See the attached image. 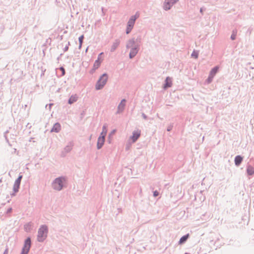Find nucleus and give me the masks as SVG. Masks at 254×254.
<instances>
[{"label":"nucleus","instance_id":"obj_1","mask_svg":"<svg viewBox=\"0 0 254 254\" xmlns=\"http://www.w3.org/2000/svg\"><path fill=\"white\" fill-rule=\"evenodd\" d=\"M140 37L136 39L132 38L127 41L126 47L127 49H130L129 59H133L137 54L140 49Z\"/></svg>","mask_w":254,"mask_h":254},{"label":"nucleus","instance_id":"obj_2","mask_svg":"<svg viewBox=\"0 0 254 254\" xmlns=\"http://www.w3.org/2000/svg\"><path fill=\"white\" fill-rule=\"evenodd\" d=\"M108 79L107 73L103 74L99 78L95 84V89L97 90L102 89L106 85Z\"/></svg>","mask_w":254,"mask_h":254},{"label":"nucleus","instance_id":"obj_3","mask_svg":"<svg viewBox=\"0 0 254 254\" xmlns=\"http://www.w3.org/2000/svg\"><path fill=\"white\" fill-rule=\"evenodd\" d=\"M48 232V227L46 225H42L38 232L37 240L39 242L44 241L47 236Z\"/></svg>","mask_w":254,"mask_h":254},{"label":"nucleus","instance_id":"obj_4","mask_svg":"<svg viewBox=\"0 0 254 254\" xmlns=\"http://www.w3.org/2000/svg\"><path fill=\"white\" fill-rule=\"evenodd\" d=\"M139 14L138 12H136L135 15H132L129 19L127 26L126 28V33L127 34H129L132 30L133 28V26L135 24V22L137 18L139 17Z\"/></svg>","mask_w":254,"mask_h":254},{"label":"nucleus","instance_id":"obj_5","mask_svg":"<svg viewBox=\"0 0 254 254\" xmlns=\"http://www.w3.org/2000/svg\"><path fill=\"white\" fill-rule=\"evenodd\" d=\"M63 186V181L62 178H57L53 183V188L57 190H62Z\"/></svg>","mask_w":254,"mask_h":254},{"label":"nucleus","instance_id":"obj_6","mask_svg":"<svg viewBox=\"0 0 254 254\" xmlns=\"http://www.w3.org/2000/svg\"><path fill=\"white\" fill-rule=\"evenodd\" d=\"M30 247L31 239L30 238H27L25 241L21 254H27L29 251Z\"/></svg>","mask_w":254,"mask_h":254},{"label":"nucleus","instance_id":"obj_7","mask_svg":"<svg viewBox=\"0 0 254 254\" xmlns=\"http://www.w3.org/2000/svg\"><path fill=\"white\" fill-rule=\"evenodd\" d=\"M177 1V0H165L163 3V9L166 11L170 9Z\"/></svg>","mask_w":254,"mask_h":254},{"label":"nucleus","instance_id":"obj_8","mask_svg":"<svg viewBox=\"0 0 254 254\" xmlns=\"http://www.w3.org/2000/svg\"><path fill=\"white\" fill-rule=\"evenodd\" d=\"M126 100L125 99L121 100L118 106L117 111L116 113V114H120L124 111L126 106Z\"/></svg>","mask_w":254,"mask_h":254},{"label":"nucleus","instance_id":"obj_9","mask_svg":"<svg viewBox=\"0 0 254 254\" xmlns=\"http://www.w3.org/2000/svg\"><path fill=\"white\" fill-rule=\"evenodd\" d=\"M22 178V176L20 175L18 177V178L15 181V183H14V184L13 186V190H14V193H16L18 191Z\"/></svg>","mask_w":254,"mask_h":254},{"label":"nucleus","instance_id":"obj_10","mask_svg":"<svg viewBox=\"0 0 254 254\" xmlns=\"http://www.w3.org/2000/svg\"><path fill=\"white\" fill-rule=\"evenodd\" d=\"M140 135V131L136 130L132 132V135L130 137V139L132 140V143H134L138 139Z\"/></svg>","mask_w":254,"mask_h":254},{"label":"nucleus","instance_id":"obj_11","mask_svg":"<svg viewBox=\"0 0 254 254\" xmlns=\"http://www.w3.org/2000/svg\"><path fill=\"white\" fill-rule=\"evenodd\" d=\"M105 140V137L104 136H99L98 138L97 148L98 149H101L103 146Z\"/></svg>","mask_w":254,"mask_h":254},{"label":"nucleus","instance_id":"obj_12","mask_svg":"<svg viewBox=\"0 0 254 254\" xmlns=\"http://www.w3.org/2000/svg\"><path fill=\"white\" fill-rule=\"evenodd\" d=\"M120 42L121 41L119 39H116L111 46L110 51L114 52L120 45Z\"/></svg>","mask_w":254,"mask_h":254},{"label":"nucleus","instance_id":"obj_13","mask_svg":"<svg viewBox=\"0 0 254 254\" xmlns=\"http://www.w3.org/2000/svg\"><path fill=\"white\" fill-rule=\"evenodd\" d=\"M172 85V79L170 77H167L165 79V83L164 85L165 89L171 87Z\"/></svg>","mask_w":254,"mask_h":254},{"label":"nucleus","instance_id":"obj_14","mask_svg":"<svg viewBox=\"0 0 254 254\" xmlns=\"http://www.w3.org/2000/svg\"><path fill=\"white\" fill-rule=\"evenodd\" d=\"M243 157L240 155H237L235 157L234 162L235 164L237 166H239L243 161Z\"/></svg>","mask_w":254,"mask_h":254},{"label":"nucleus","instance_id":"obj_15","mask_svg":"<svg viewBox=\"0 0 254 254\" xmlns=\"http://www.w3.org/2000/svg\"><path fill=\"white\" fill-rule=\"evenodd\" d=\"M219 67L218 66H216L213 67L210 71L209 75L214 78L216 74L218 71Z\"/></svg>","mask_w":254,"mask_h":254},{"label":"nucleus","instance_id":"obj_16","mask_svg":"<svg viewBox=\"0 0 254 254\" xmlns=\"http://www.w3.org/2000/svg\"><path fill=\"white\" fill-rule=\"evenodd\" d=\"M78 97L76 94L72 95L70 96L68 100V103L69 104H72L77 100Z\"/></svg>","mask_w":254,"mask_h":254},{"label":"nucleus","instance_id":"obj_17","mask_svg":"<svg viewBox=\"0 0 254 254\" xmlns=\"http://www.w3.org/2000/svg\"><path fill=\"white\" fill-rule=\"evenodd\" d=\"M247 172L249 175H253L254 174V168L252 166H248L247 168Z\"/></svg>","mask_w":254,"mask_h":254},{"label":"nucleus","instance_id":"obj_18","mask_svg":"<svg viewBox=\"0 0 254 254\" xmlns=\"http://www.w3.org/2000/svg\"><path fill=\"white\" fill-rule=\"evenodd\" d=\"M100 64L101 62L99 61V57H98V59L94 62L92 70H95L96 69H97L100 66Z\"/></svg>","mask_w":254,"mask_h":254},{"label":"nucleus","instance_id":"obj_19","mask_svg":"<svg viewBox=\"0 0 254 254\" xmlns=\"http://www.w3.org/2000/svg\"><path fill=\"white\" fill-rule=\"evenodd\" d=\"M72 146H73L72 142H69V143H68V144H67L66 147H64V152H69L72 149Z\"/></svg>","mask_w":254,"mask_h":254},{"label":"nucleus","instance_id":"obj_20","mask_svg":"<svg viewBox=\"0 0 254 254\" xmlns=\"http://www.w3.org/2000/svg\"><path fill=\"white\" fill-rule=\"evenodd\" d=\"M189 237V235L188 234L186 235L183 236L180 239L179 243L180 244H182L184 243L188 240Z\"/></svg>","mask_w":254,"mask_h":254},{"label":"nucleus","instance_id":"obj_21","mask_svg":"<svg viewBox=\"0 0 254 254\" xmlns=\"http://www.w3.org/2000/svg\"><path fill=\"white\" fill-rule=\"evenodd\" d=\"M107 125L106 124H105L102 127V131L101 132L100 136H104V137H105L107 132Z\"/></svg>","mask_w":254,"mask_h":254},{"label":"nucleus","instance_id":"obj_22","mask_svg":"<svg viewBox=\"0 0 254 254\" xmlns=\"http://www.w3.org/2000/svg\"><path fill=\"white\" fill-rule=\"evenodd\" d=\"M61 129V126L59 124H56L53 128L52 129V131L58 132Z\"/></svg>","mask_w":254,"mask_h":254},{"label":"nucleus","instance_id":"obj_23","mask_svg":"<svg viewBox=\"0 0 254 254\" xmlns=\"http://www.w3.org/2000/svg\"><path fill=\"white\" fill-rule=\"evenodd\" d=\"M237 30H233L232 31V35L231 36V39L232 40H234L236 39L237 36Z\"/></svg>","mask_w":254,"mask_h":254},{"label":"nucleus","instance_id":"obj_24","mask_svg":"<svg viewBox=\"0 0 254 254\" xmlns=\"http://www.w3.org/2000/svg\"><path fill=\"white\" fill-rule=\"evenodd\" d=\"M83 39H84L83 35H82L81 36H80L78 38L79 43V49H80L81 48Z\"/></svg>","mask_w":254,"mask_h":254},{"label":"nucleus","instance_id":"obj_25","mask_svg":"<svg viewBox=\"0 0 254 254\" xmlns=\"http://www.w3.org/2000/svg\"><path fill=\"white\" fill-rule=\"evenodd\" d=\"M32 225L30 224H27L25 225V229L28 231H29L31 228Z\"/></svg>","mask_w":254,"mask_h":254},{"label":"nucleus","instance_id":"obj_26","mask_svg":"<svg viewBox=\"0 0 254 254\" xmlns=\"http://www.w3.org/2000/svg\"><path fill=\"white\" fill-rule=\"evenodd\" d=\"M213 79V78L209 75V76L206 81L207 83H208V84L210 83L212 81Z\"/></svg>","mask_w":254,"mask_h":254},{"label":"nucleus","instance_id":"obj_27","mask_svg":"<svg viewBox=\"0 0 254 254\" xmlns=\"http://www.w3.org/2000/svg\"><path fill=\"white\" fill-rule=\"evenodd\" d=\"M191 56L194 57L195 59L198 58V54L197 53H195V52H193L191 54Z\"/></svg>","mask_w":254,"mask_h":254},{"label":"nucleus","instance_id":"obj_28","mask_svg":"<svg viewBox=\"0 0 254 254\" xmlns=\"http://www.w3.org/2000/svg\"><path fill=\"white\" fill-rule=\"evenodd\" d=\"M158 195H159V192L158 191L155 190V191H153V196L154 197H156Z\"/></svg>","mask_w":254,"mask_h":254},{"label":"nucleus","instance_id":"obj_29","mask_svg":"<svg viewBox=\"0 0 254 254\" xmlns=\"http://www.w3.org/2000/svg\"><path fill=\"white\" fill-rule=\"evenodd\" d=\"M172 127H173V126L172 125L169 126L168 127H167V131H170V130H171L172 129Z\"/></svg>","mask_w":254,"mask_h":254},{"label":"nucleus","instance_id":"obj_30","mask_svg":"<svg viewBox=\"0 0 254 254\" xmlns=\"http://www.w3.org/2000/svg\"><path fill=\"white\" fill-rule=\"evenodd\" d=\"M142 117L145 120H146L147 119V116L144 113H142Z\"/></svg>","mask_w":254,"mask_h":254},{"label":"nucleus","instance_id":"obj_31","mask_svg":"<svg viewBox=\"0 0 254 254\" xmlns=\"http://www.w3.org/2000/svg\"><path fill=\"white\" fill-rule=\"evenodd\" d=\"M130 143H128L127 144V146L126 147V149L127 150H128L129 149V147H130Z\"/></svg>","mask_w":254,"mask_h":254},{"label":"nucleus","instance_id":"obj_32","mask_svg":"<svg viewBox=\"0 0 254 254\" xmlns=\"http://www.w3.org/2000/svg\"><path fill=\"white\" fill-rule=\"evenodd\" d=\"M67 50H68V46H66L65 47H64V52H65Z\"/></svg>","mask_w":254,"mask_h":254},{"label":"nucleus","instance_id":"obj_33","mask_svg":"<svg viewBox=\"0 0 254 254\" xmlns=\"http://www.w3.org/2000/svg\"><path fill=\"white\" fill-rule=\"evenodd\" d=\"M115 132V130H113L111 132V133H110V134L109 135V136H110L111 134H114Z\"/></svg>","mask_w":254,"mask_h":254},{"label":"nucleus","instance_id":"obj_34","mask_svg":"<svg viewBox=\"0 0 254 254\" xmlns=\"http://www.w3.org/2000/svg\"><path fill=\"white\" fill-rule=\"evenodd\" d=\"M60 69L62 71L63 74H64V67H61L60 68Z\"/></svg>","mask_w":254,"mask_h":254},{"label":"nucleus","instance_id":"obj_35","mask_svg":"<svg viewBox=\"0 0 254 254\" xmlns=\"http://www.w3.org/2000/svg\"><path fill=\"white\" fill-rule=\"evenodd\" d=\"M95 70H92V69L90 71L91 73H93Z\"/></svg>","mask_w":254,"mask_h":254},{"label":"nucleus","instance_id":"obj_36","mask_svg":"<svg viewBox=\"0 0 254 254\" xmlns=\"http://www.w3.org/2000/svg\"><path fill=\"white\" fill-rule=\"evenodd\" d=\"M102 54H103V53H101L99 55L98 57H99V58H100V57H101V55H102Z\"/></svg>","mask_w":254,"mask_h":254},{"label":"nucleus","instance_id":"obj_37","mask_svg":"<svg viewBox=\"0 0 254 254\" xmlns=\"http://www.w3.org/2000/svg\"><path fill=\"white\" fill-rule=\"evenodd\" d=\"M200 12L201 13H202V8H200Z\"/></svg>","mask_w":254,"mask_h":254},{"label":"nucleus","instance_id":"obj_38","mask_svg":"<svg viewBox=\"0 0 254 254\" xmlns=\"http://www.w3.org/2000/svg\"><path fill=\"white\" fill-rule=\"evenodd\" d=\"M88 50V48L86 49V52H87Z\"/></svg>","mask_w":254,"mask_h":254},{"label":"nucleus","instance_id":"obj_39","mask_svg":"<svg viewBox=\"0 0 254 254\" xmlns=\"http://www.w3.org/2000/svg\"><path fill=\"white\" fill-rule=\"evenodd\" d=\"M185 254H189L188 253H185Z\"/></svg>","mask_w":254,"mask_h":254}]
</instances>
